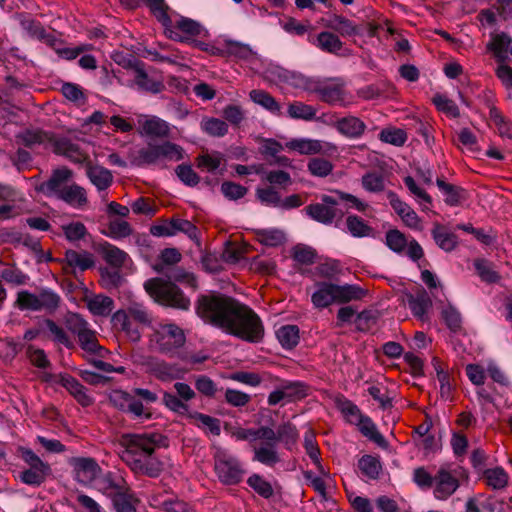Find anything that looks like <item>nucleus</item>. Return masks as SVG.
I'll return each mask as SVG.
<instances>
[{
	"label": "nucleus",
	"mask_w": 512,
	"mask_h": 512,
	"mask_svg": "<svg viewBox=\"0 0 512 512\" xmlns=\"http://www.w3.org/2000/svg\"><path fill=\"white\" fill-rule=\"evenodd\" d=\"M333 169L332 162L325 158L314 157L307 163V170L314 177L325 178L332 173Z\"/></svg>",
	"instance_id": "603ef678"
},
{
	"label": "nucleus",
	"mask_w": 512,
	"mask_h": 512,
	"mask_svg": "<svg viewBox=\"0 0 512 512\" xmlns=\"http://www.w3.org/2000/svg\"><path fill=\"white\" fill-rule=\"evenodd\" d=\"M317 110L312 106L303 102H293L289 104L287 113L292 119H301L311 121L315 119Z\"/></svg>",
	"instance_id": "3c124183"
},
{
	"label": "nucleus",
	"mask_w": 512,
	"mask_h": 512,
	"mask_svg": "<svg viewBox=\"0 0 512 512\" xmlns=\"http://www.w3.org/2000/svg\"><path fill=\"white\" fill-rule=\"evenodd\" d=\"M362 187L368 192H381L385 188L384 177L378 172H368L362 176Z\"/></svg>",
	"instance_id": "774afa93"
},
{
	"label": "nucleus",
	"mask_w": 512,
	"mask_h": 512,
	"mask_svg": "<svg viewBox=\"0 0 512 512\" xmlns=\"http://www.w3.org/2000/svg\"><path fill=\"white\" fill-rule=\"evenodd\" d=\"M335 404L345 420L352 425H355L364 415L356 404L343 396L336 398Z\"/></svg>",
	"instance_id": "58836bf2"
},
{
	"label": "nucleus",
	"mask_w": 512,
	"mask_h": 512,
	"mask_svg": "<svg viewBox=\"0 0 512 512\" xmlns=\"http://www.w3.org/2000/svg\"><path fill=\"white\" fill-rule=\"evenodd\" d=\"M188 417L192 419L198 427H206L213 435H219L221 432L220 422L214 417L196 411L188 413Z\"/></svg>",
	"instance_id": "bf43d9fd"
},
{
	"label": "nucleus",
	"mask_w": 512,
	"mask_h": 512,
	"mask_svg": "<svg viewBox=\"0 0 512 512\" xmlns=\"http://www.w3.org/2000/svg\"><path fill=\"white\" fill-rule=\"evenodd\" d=\"M60 384L75 398L83 407L93 404V398L88 394L87 388L83 386L76 378L70 375H62Z\"/></svg>",
	"instance_id": "a878e982"
},
{
	"label": "nucleus",
	"mask_w": 512,
	"mask_h": 512,
	"mask_svg": "<svg viewBox=\"0 0 512 512\" xmlns=\"http://www.w3.org/2000/svg\"><path fill=\"white\" fill-rule=\"evenodd\" d=\"M311 301L316 308H326L336 302L335 287L333 283L321 282L316 286L311 296Z\"/></svg>",
	"instance_id": "c756f323"
},
{
	"label": "nucleus",
	"mask_w": 512,
	"mask_h": 512,
	"mask_svg": "<svg viewBox=\"0 0 512 512\" xmlns=\"http://www.w3.org/2000/svg\"><path fill=\"white\" fill-rule=\"evenodd\" d=\"M110 403L118 410L131 414L133 418H151V412L135 396L123 390H113L109 395Z\"/></svg>",
	"instance_id": "ddd939ff"
},
{
	"label": "nucleus",
	"mask_w": 512,
	"mask_h": 512,
	"mask_svg": "<svg viewBox=\"0 0 512 512\" xmlns=\"http://www.w3.org/2000/svg\"><path fill=\"white\" fill-rule=\"evenodd\" d=\"M59 200L74 208H82L88 203L87 192L84 187L72 183L60 195Z\"/></svg>",
	"instance_id": "7c9ffc66"
},
{
	"label": "nucleus",
	"mask_w": 512,
	"mask_h": 512,
	"mask_svg": "<svg viewBox=\"0 0 512 512\" xmlns=\"http://www.w3.org/2000/svg\"><path fill=\"white\" fill-rule=\"evenodd\" d=\"M124 311L138 324L149 325L151 323L152 316L142 303L131 302Z\"/></svg>",
	"instance_id": "69168bd1"
},
{
	"label": "nucleus",
	"mask_w": 512,
	"mask_h": 512,
	"mask_svg": "<svg viewBox=\"0 0 512 512\" xmlns=\"http://www.w3.org/2000/svg\"><path fill=\"white\" fill-rule=\"evenodd\" d=\"M406 301L414 317L422 322L428 320L427 314L432 307V300L424 289L415 294H407Z\"/></svg>",
	"instance_id": "412c9836"
},
{
	"label": "nucleus",
	"mask_w": 512,
	"mask_h": 512,
	"mask_svg": "<svg viewBox=\"0 0 512 512\" xmlns=\"http://www.w3.org/2000/svg\"><path fill=\"white\" fill-rule=\"evenodd\" d=\"M358 467L361 473L371 480L379 478L382 471V465L377 457L364 455L358 461Z\"/></svg>",
	"instance_id": "79ce46f5"
},
{
	"label": "nucleus",
	"mask_w": 512,
	"mask_h": 512,
	"mask_svg": "<svg viewBox=\"0 0 512 512\" xmlns=\"http://www.w3.org/2000/svg\"><path fill=\"white\" fill-rule=\"evenodd\" d=\"M276 336L285 349H292L299 343V328L296 325H284L276 331Z\"/></svg>",
	"instance_id": "a19ab883"
},
{
	"label": "nucleus",
	"mask_w": 512,
	"mask_h": 512,
	"mask_svg": "<svg viewBox=\"0 0 512 512\" xmlns=\"http://www.w3.org/2000/svg\"><path fill=\"white\" fill-rule=\"evenodd\" d=\"M86 176L99 192L107 190L113 183L110 170L99 165L86 164Z\"/></svg>",
	"instance_id": "cd10ccee"
},
{
	"label": "nucleus",
	"mask_w": 512,
	"mask_h": 512,
	"mask_svg": "<svg viewBox=\"0 0 512 512\" xmlns=\"http://www.w3.org/2000/svg\"><path fill=\"white\" fill-rule=\"evenodd\" d=\"M327 26L342 36H354L359 34L357 26L342 15H333L328 20Z\"/></svg>",
	"instance_id": "ea45409f"
},
{
	"label": "nucleus",
	"mask_w": 512,
	"mask_h": 512,
	"mask_svg": "<svg viewBox=\"0 0 512 512\" xmlns=\"http://www.w3.org/2000/svg\"><path fill=\"white\" fill-rule=\"evenodd\" d=\"M53 152L63 155L70 161L78 164L85 163L88 160L87 154H85L76 143H73L66 137H56Z\"/></svg>",
	"instance_id": "b1692460"
},
{
	"label": "nucleus",
	"mask_w": 512,
	"mask_h": 512,
	"mask_svg": "<svg viewBox=\"0 0 512 512\" xmlns=\"http://www.w3.org/2000/svg\"><path fill=\"white\" fill-rule=\"evenodd\" d=\"M214 468L219 480L227 485L240 482L244 474L239 461L229 451L221 447L215 448Z\"/></svg>",
	"instance_id": "0eeeda50"
},
{
	"label": "nucleus",
	"mask_w": 512,
	"mask_h": 512,
	"mask_svg": "<svg viewBox=\"0 0 512 512\" xmlns=\"http://www.w3.org/2000/svg\"><path fill=\"white\" fill-rule=\"evenodd\" d=\"M106 235L113 239H122L130 236L133 232L131 225L121 219L110 220Z\"/></svg>",
	"instance_id": "e2e57ef3"
},
{
	"label": "nucleus",
	"mask_w": 512,
	"mask_h": 512,
	"mask_svg": "<svg viewBox=\"0 0 512 512\" xmlns=\"http://www.w3.org/2000/svg\"><path fill=\"white\" fill-rule=\"evenodd\" d=\"M142 134L153 138H165L169 135V124L163 119L151 116L141 124Z\"/></svg>",
	"instance_id": "2f4dec72"
},
{
	"label": "nucleus",
	"mask_w": 512,
	"mask_h": 512,
	"mask_svg": "<svg viewBox=\"0 0 512 512\" xmlns=\"http://www.w3.org/2000/svg\"><path fill=\"white\" fill-rule=\"evenodd\" d=\"M21 457L29 465V468L20 473V480L30 486L39 487L42 485L51 472L49 464L42 461L28 448L21 449Z\"/></svg>",
	"instance_id": "1a4fd4ad"
},
{
	"label": "nucleus",
	"mask_w": 512,
	"mask_h": 512,
	"mask_svg": "<svg viewBox=\"0 0 512 512\" xmlns=\"http://www.w3.org/2000/svg\"><path fill=\"white\" fill-rule=\"evenodd\" d=\"M61 304V297L50 288H43L38 294L27 290L18 292L16 305L21 310L54 312Z\"/></svg>",
	"instance_id": "39448f33"
},
{
	"label": "nucleus",
	"mask_w": 512,
	"mask_h": 512,
	"mask_svg": "<svg viewBox=\"0 0 512 512\" xmlns=\"http://www.w3.org/2000/svg\"><path fill=\"white\" fill-rule=\"evenodd\" d=\"M379 139L394 146H403L407 140V134L400 128H385L379 133Z\"/></svg>",
	"instance_id": "0e129e2a"
},
{
	"label": "nucleus",
	"mask_w": 512,
	"mask_h": 512,
	"mask_svg": "<svg viewBox=\"0 0 512 512\" xmlns=\"http://www.w3.org/2000/svg\"><path fill=\"white\" fill-rule=\"evenodd\" d=\"M73 176V171L67 167L54 169L49 179L42 182L37 187V190L46 196H54L59 199L63 191L70 185L68 183L72 180Z\"/></svg>",
	"instance_id": "4468645a"
},
{
	"label": "nucleus",
	"mask_w": 512,
	"mask_h": 512,
	"mask_svg": "<svg viewBox=\"0 0 512 512\" xmlns=\"http://www.w3.org/2000/svg\"><path fill=\"white\" fill-rule=\"evenodd\" d=\"M334 126L341 135L349 139L362 137L367 128L366 124L360 118L353 115L337 119Z\"/></svg>",
	"instance_id": "4be33fe9"
},
{
	"label": "nucleus",
	"mask_w": 512,
	"mask_h": 512,
	"mask_svg": "<svg viewBox=\"0 0 512 512\" xmlns=\"http://www.w3.org/2000/svg\"><path fill=\"white\" fill-rule=\"evenodd\" d=\"M102 255L105 261L114 267H121L128 258L126 252L109 243L103 245Z\"/></svg>",
	"instance_id": "6e6d98bb"
},
{
	"label": "nucleus",
	"mask_w": 512,
	"mask_h": 512,
	"mask_svg": "<svg viewBox=\"0 0 512 512\" xmlns=\"http://www.w3.org/2000/svg\"><path fill=\"white\" fill-rule=\"evenodd\" d=\"M66 263L73 268H79L84 271L94 265L93 256L88 252H77L75 250H67L65 253Z\"/></svg>",
	"instance_id": "a18cd8bd"
},
{
	"label": "nucleus",
	"mask_w": 512,
	"mask_h": 512,
	"mask_svg": "<svg viewBox=\"0 0 512 512\" xmlns=\"http://www.w3.org/2000/svg\"><path fill=\"white\" fill-rule=\"evenodd\" d=\"M258 462L273 467L280 462V457L277 452V445L272 443H259L258 445Z\"/></svg>",
	"instance_id": "4d7b16f0"
},
{
	"label": "nucleus",
	"mask_w": 512,
	"mask_h": 512,
	"mask_svg": "<svg viewBox=\"0 0 512 512\" xmlns=\"http://www.w3.org/2000/svg\"><path fill=\"white\" fill-rule=\"evenodd\" d=\"M202 130L210 136L222 137L228 131L226 122L218 118H204L201 121Z\"/></svg>",
	"instance_id": "338daca9"
},
{
	"label": "nucleus",
	"mask_w": 512,
	"mask_h": 512,
	"mask_svg": "<svg viewBox=\"0 0 512 512\" xmlns=\"http://www.w3.org/2000/svg\"><path fill=\"white\" fill-rule=\"evenodd\" d=\"M355 425L358 427L359 431L371 441L378 445H383L385 443L384 436L378 432L376 425L370 417L363 415Z\"/></svg>",
	"instance_id": "49530a36"
},
{
	"label": "nucleus",
	"mask_w": 512,
	"mask_h": 512,
	"mask_svg": "<svg viewBox=\"0 0 512 512\" xmlns=\"http://www.w3.org/2000/svg\"><path fill=\"white\" fill-rule=\"evenodd\" d=\"M304 448L307 455L310 457L312 462L316 465L318 471L325 474V470L321 464L320 450L316 443V437L312 430H308L304 435Z\"/></svg>",
	"instance_id": "de8ad7c7"
},
{
	"label": "nucleus",
	"mask_w": 512,
	"mask_h": 512,
	"mask_svg": "<svg viewBox=\"0 0 512 512\" xmlns=\"http://www.w3.org/2000/svg\"><path fill=\"white\" fill-rule=\"evenodd\" d=\"M196 311L205 322L230 334L248 341H254L256 337L254 311L232 297L223 294L202 296Z\"/></svg>",
	"instance_id": "f257e3e1"
},
{
	"label": "nucleus",
	"mask_w": 512,
	"mask_h": 512,
	"mask_svg": "<svg viewBox=\"0 0 512 512\" xmlns=\"http://www.w3.org/2000/svg\"><path fill=\"white\" fill-rule=\"evenodd\" d=\"M311 388L308 384L301 381H284L281 385L268 396L269 405H277L278 403L294 402L308 396Z\"/></svg>",
	"instance_id": "f8f14e48"
},
{
	"label": "nucleus",
	"mask_w": 512,
	"mask_h": 512,
	"mask_svg": "<svg viewBox=\"0 0 512 512\" xmlns=\"http://www.w3.org/2000/svg\"><path fill=\"white\" fill-rule=\"evenodd\" d=\"M496 100L492 92L485 93L484 103L489 112L490 121L497 129L501 138L512 139V120L506 117L495 104Z\"/></svg>",
	"instance_id": "f3484780"
},
{
	"label": "nucleus",
	"mask_w": 512,
	"mask_h": 512,
	"mask_svg": "<svg viewBox=\"0 0 512 512\" xmlns=\"http://www.w3.org/2000/svg\"><path fill=\"white\" fill-rule=\"evenodd\" d=\"M145 290L160 305L181 310L190 307V300L173 282L154 278L145 282Z\"/></svg>",
	"instance_id": "7ed1b4c3"
},
{
	"label": "nucleus",
	"mask_w": 512,
	"mask_h": 512,
	"mask_svg": "<svg viewBox=\"0 0 512 512\" xmlns=\"http://www.w3.org/2000/svg\"><path fill=\"white\" fill-rule=\"evenodd\" d=\"M431 236L435 244L445 252H452L459 244L458 236L440 223H434Z\"/></svg>",
	"instance_id": "393cba45"
},
{
	"label": "nucleus",
	"mask_w": 512,
	"mask_h": 512,
	"mask_svg": "<svg viewBox=\"0 0 512 512\" xmlns=\"http://www.w3.org/2000/svg\"><path fill=\"white\" fill-rule=\"evenodd\" d=\"M183 149L181 146L166 141L161 144H148L137 150L132 159L136 166L159 165L165 167L167 161H179L183 159Z\"/></svg>",
	"instance_id": "20e7f679"
},
{
	"label": "nucleus",
	"mask_w": 512,
	"mask_h": 512,
	"mask_svg": "<svg viewBox=\"0 0 512 512\" xmlns=\"http://www.w3.org/2000/svg\"><path fill=\"white\" fill-rule=\"evenodd\" d=\"M86 303L89 311L97 316H108L114 308L113 299L103 294L87 298Z\"/></svg>",
	"instance_id": "72a5a7b5"
},
{
	"label": "nucleus",
	"mask_w": 512,
	"mask_h": 512,
	"mask_svg": "<svg viewBox=\"0 0 512 512\" xmlns=\"http://www.w3.org/2000/svg\"><path fill=\"white\" fill-rule=\"evenodd\" d=\"M123 441L122 459L135 474L156 478L162 473L164 464L154 454L156 448L164 445L165 438L161 434H129Z\"/></svg>",
	"instance_id": "f03ea898"
},
{
	"label": "nucleus",
	"mask_w": 512,
	"mask_h": 512,
	"mask_svg": "<svg viewBox=\"0 0 512 512\" xmlns=\"http://www.w3.org/2000/svg\"><path fill=\"white\" fill-rule=\"evenodd\" d=\"M474 268L483 282L493 284L499 282L501 279L499 273L494 270L492 263L486 259H475Z\"/></svg>",
	"instance_id": "c03bdc74"
},
{
	"label": "nucleus",
	"mask_w": 512,
	"mask_h": 512,
	"mask_svg": "<svg viewBox=\"0 0 512 512\" xmlns=\"http://www.w3.org/2000/svg\"><path fill=\"white\" fill-rule=\"evenodd\" d=\"M73 466L76 480L85 485L95 481L101 471L98 463L92 458H75Z\"/></svg>",
	"instance_id": "aec40b11"
},
{
	"label": "nucleus",
	"mask_w": 512,
	"mask_h": 512,
	"mask_svg": "<svg viewBox=\"0 0 512 512\" xmlns=\"http://www.w3.org/2000/svg\"><path fill=\"white\" fill-rule=\"evenodd\" d=\"M282 487L277 480L267 481L258 475V496L272 501L280 499Z\"/></svg>",
	"instance_id": "864d4df0"
},
{
	"label": "nucleus",
	"mask_w": 512,
	"mask_h": 512,
	"mask_svg": "<svg viewBox=\"0 0 512 512\" xmlns=\"http://www.w3.org/2000/svg\"><path fill=\"white\" fill-rule=\"evenodd\" d=\"M94 487L102 494L113 498L123 490L128 489L125 479L116 472H107L96 478Z\"/></svg>",
	"instance_id": "6ab92c4d"
},
{
	"label": "nucleus",
	"mask_w": 512,
	"mask_h": 512,
	"mask_svg": "<svg viewBox=\"0 0 512 512\" xmlns=\"http://www.w3.org/2000/svg\"><path fill=\"white\" fill-rule=\"evenodd\" d=\"M286 242V234L279 228L258 229V244L276 248Z\"/></svg>",
	"instance_id": "f704fd0d"
},
{
	"label": "nucleus",
	"mask_w": 512,
	"mask_h": 512,
	"mask_svg": "<svg viewBox=\"0 0 512 512\" xmlns=\"http://www.w3.org/2000/svg\"><path fill=\"white\" fill-rule=\"evenodd\" d=\"M134 82L138 89L151 94H158L164 91V83L156 78L150 77L144 70L143 65L135 66Z\"/></svg>",
	"instance_id": "c85d7f7f"
},
{
	"label": "nucleus",
	"mask_w": 512,
	"mask_h": 512,
	"mask_svg": "<svg viewBox=\"0 0 512 512\" xmlns=\"http://www.w3.org/2000/svg\"><path fill=\"white\" fill-rule=\"evenodd\" d=\"M283 150L281 143L274 139H262L260 151L263 155L273 158L272 163L281 166H290V159L286 156H279L278 154Z\"/></svg>",
	"instance_id": "473e14b6"
},
{
	"label": "nucleus",
	"mask_w": 512,
	"mask_h": 512,
	"mask_svg": "<svg viewBox=\"0 0 512 512\" xmlns=\"http://www.w3.org/2000/svg\"><path fill=\"white\" fill-rule=\"evenodd\" d=\"M111 321L114 328L125 333L130 341L138 342L140 340L141 332L138 323L131 319L124 310L116 311Z\"/></svg>",
	"instance_id": "5701e85b"
},
{
	"label": "nucleus",
	"mask_w": 512,
	"mask_h": 512,
	"mask_svg": "<svg viewBox=\"0 0 512 512\" xmlns=\"http://www.w3.org/2000/svg\"><path fill=\"white\" fill-rule=\"evenodd\" d=\"M436 184L440 191L445 195V203L449 206H458L464 199L466 191L452 184L446 183L442 179H437Z\"/></svg>",
	"instance_id": "e433bc0d"
},
{
	"label": "nucleus",
	"mask_w": 512,
	"mask_h": 512,
	"mask_svg": "<svg viewBox=\"0 0 512 512\" xmlns=\"http://www.w3.org/2000/svg\"><path fill=\"white\" fill-rule=\"evenodd\" d=\"M483 476L487 485L494 490L504 489L509 480L507 472L502 467L486 469Z\"/></svg>",
	"instance_id": "37998d69"
},
{
	"label": "nucleus",
	"mask_w": 512,
	"mask_h": 512,
	"mask_svg": "<svg viewBox=\"0 0 512 512\" xmlns=\"http://www.w3.org/2000/svg\"><path fill=\"white\" fill-rule=\"evenodd\" d=\"M165 29L173 40L187 42L192 37L201 34L202 26L193 19L180 17L174 24L171 21V25Z\"/></svg>",
	"instance_id": "a211bd4d"
},
{
	"label": "nucleus",
	"mask_w": 512,
	"mask_h": 512,
	"mask_svg": "<svg viewBox=\"0 0 512 512\" xmlns=\"http://www.w3.org/2000/svg\"><path fill=\"white\" fill-rule=\"evenodd\" d=\"M262 73L264 74V77L270 81H278L308 93H311L315 79V77H307L301 73L290 71L279 66H270Z\"/></svg>",
	"instance_id": "9b49d317"
},
{
	"label": "nucleus",
	"mask_w": 512,
	"mask_h": 512,
	"mask_svg": "<svg viewBox=\"0 0 512 512\" xmlns=\"http://www.w3.org/2000/svg\"><path fill=\"white\" fill-rule=\"evenodd\" d=\"M17 137L21 143L28 148H33L36 145H43L45 148H51L53 150L57 136L53 133L42 130H26Z\"/></svg>",
	"instance_id": "bb28decb"
},
{
	"label": "nucleus",
	"mask_w": 512,
	"mask_h": 512,
	"mask_svg": "<svg viewBox=\"0 0 512 512\" xmlns=\"http://www.w3.org/2000/svg\"><path fill=\"white\" fill-rule=\"evenodd\" d=\"M112 502L116 512H136L135 503L137 500L130 493V489L121 491L112 498Z\"/></svg>",
	"instance_id": "13d9d810"
},
{
	"label": "nucleus",
	"mask_w": 512,
	"mask_h": 512,
	"mask_svg": "<svg viewBox=\"0 0 512 512\" xmlns=\"http://www.w3.org/2000/svg\"><path fill=\"white\" fill-rule=\"evenodd\" d=\"M80 347L87 353L100 355L103 348L99 345L96 332L88 327L77 336Z\"/></svg>",
	"instance_id": "09e8293b"
},
{
	"label": "nucleus",
	"mask_w": 512,
	"mask_h": 512,
	"mask_svg": "<svg viewBox=\"0 0 512 512\" xmlns=\"http://www.w3.org/2000/svg\"><path fill=\"white\" fill-rule=\"evenodd\" d=\"M315 45L324 52L338 54L343 48V42L332 32L323 31L318 34Z\"/></svg>",
	"instance_id": "4c0bfd02"
},
{
	"label": "nucleus",
	"mask_w": 512,
	"mask_h": 512,
	"mask_svg": "<svg viewBox=\"0 0 512 512\" xmlns=\"http://www.w3.org/2000/svg\"><path fill=\"white\" fill-rule=\"evenodd\" d=\"M311 93L329 105L346 106L345 83L341 78L315 77Z\"/></svg>",
	"instance_id": "6e6552de"
},
{
	"label": "nucleus",
	"mask_w": 512,
	"mask_h": 512,
	"mask_svg": "<svg viewBox=\"0 0 512 512\" xmlns=\"http://www.w3.org/2000/svg\"><path fill=\"white\" fill-rule=\"evenodd\" d=\"M433 495L438 500H446L459 488L458 478L446 467H441L435 474Z\"/></svg>",
	"instance_id": "dca6fc26"
},
{
	"label": "nucleus",
	"mask_w": 512,
	"mask_h": 512,
	"mask_svg": "<svg viewBox=\"0 0 512 512\" xmlns=\"http://www.w3.org/2000/svg\"><path fill=\"white\" fill-rule=\"evenodd\" d=\"M512 39L509 35L505 33L497 34L491 43H489L488 48L494 52L495 56L501 61H504V54L509 50L512 54Z\"/></svg>",
	"instance_id": "5fc2aeb1"
},
{
	"label": "nucleus",
	"mask_w": 512,
	"mask_h": 512,
	"mask_svg": "<svg viewBox=\"0 0 512 512\" xmlns=\"http://www.w3.org/2000/svg\"><path fill=\"white\" fill-rule=\"evenodd\" d=\"M292 258L301 265H311L315 262V250L304 244H297L291 249Z\"/></svg>",
	"instance_id": "680f3d73"
},
{
	"label": "nucleus",
	"mask_w": 512,
	"mask_h": 512,
	"mask_svg": "<svg viewBox=\"0 0 512 512\" xmlns=\"http://www.w3.org/2000/svg\"><path fill=\"white\" fill-rule=\"evenodd\" d=\"M386 245L391 249L393 252L397 254H401L405 251L406 246L408 244V240L404 233L399 231L398 229H391L386 232Z\"/></svg>",
	"instance_id": "052dcab7"
},
{
	"label": "nucleus",
	"mask_w": 512,
	"mask_h": 512,
	"mask_svg": "<svg viewBox=\"0 0 512 512\" xmlns=\"http://www.w3.org/2000/svg\"><path fill=\"white\" fill-rule=\"evenodd\" d=\"M338 206V201L334 197L322 195L321 202L311 203L304 210L311 219L324 225H330L344 216V211Z\"/></svg>",
	"instance_id": "9d476101"
},
{
	"label": "nucleus",
	"mask_w": 512,
	"mask_h": 512,
	"mask_svg": "<svg viewBox=\"0 0 512 512\" xmlns=\"http://www.w3.org/2000/svg\"><path fill=\"white\" fill-rule=\"evenodd\" d=\"M150 341L165 354L174 353L185 344L184 331L174 323H160L153 327Z\"/></svg>",
	"instance_id": "423d86ee"
},
{
	"label": "nucleus",
	"mask_w": 512,
	"mask_h": 512,
	"mask_svg": "<svg viewBox=\"0 0 512 512\" xmlns=\"http://www.w3.org/2000/svg\"><path fill=\"white\" fill-rule=\"evenodd\" d=\"M285 147L300 155L328 154L337 151V146L333 143L304 137L289 140Z\"/></svg>",
	"instance_id": "2eb2a0df"
},
{
	"label": "nucleus",
	"mask_w": 512,
	"mask_h": 512,
	"mask_svg": "<svg viewBox=\"0 0 512 512\" xmlns=\"http://www.w3.org/2000/svg\"><path fill=\"white\" fill-rule=\"evenodd\" d=\"M346 227L348 232L357 238L368 237L373 232L372 227L357 215H349L346 218Z\"/></svg>",
	"instance_id": "8fccbe9b"
},
{
	"label": "nucleus",
	"mask_w": 512,
	"mask_h": 512,
	"mask_svg": "<svg viewBox=\"0 0 512 512\" xmlns=\"http://www.w3.org/2000/svg\"><path fill=\"white\" fill-rule=\"evenodd\" d=\"M336 302L347 303L353 300H360L366 295V290L362 289L358 285L345 284L337 285L334 284Z\"/></svg>",
	"instance_id": "c9c22d12"
}]
</instances>
